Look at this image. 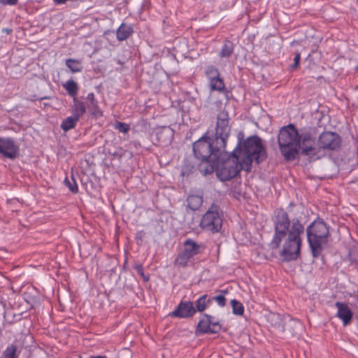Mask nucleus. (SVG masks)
I'll list each match as a JSON object with an SVG mask.
<instances>
[{
    "instance_id": "obj_36",
    "label": "nucleus",
    "mask_w": 358,
    "mask_h": 358,
    "mask_svg": "<svg viewBox=\"0 0 358 358\" xmlns=\"http://www.w3.org/2000/svg\"><path fill=\"white\" fill-rule=\"evenodd\" d=\"M90 358H108V357L105 355H99V356H92V357H90Z\"/></svg>"
},
{
    "instance_id": "obj_8",
    "label": "nucleus",
    "mask_w": 358,
    "mask_h": 358,
    "mask_svg": "<svg viewBox=\"0 0 358 358\" xmlns=\"http://www.w3.org/2000/svg\"><path fill=\"white\" fill-rule=\"evenodd\" d=\"M231 127L229 125L228 113L221 111L217 118V126L215 134V143L220 145L221 148H226L227 141L229 136Z\"/></svg>"
},
{
    "instance_id": "obj_25",
    "label": "nucleus",
    "mask_w": 358,
    "mask_h": 358,
    "mask_svg": "<svg viewBox=\"0 0 358 358\" xmlns=\"http://www.w3.org/2000/svg\"><path fill=\"white\" fill-rule=\"evenodd\" d=\"M191 261L192 259L182 251L176 259L175 264L179 266L186 267Z\"/></svg>"
},
{
    "instance_id": "obj_9",
    "label": "nucleus",
    "mask_w": 358,
    "mask_h": 358,
    "mask_svg": "<svg viewBox=\"0 0 358 358\" xmlns=\"http://www.w3.org/2000/svg\"><path fill=\"white\" fill-rule=\"evenodd\" d=\"M299 150H301V153L304 155L319 158L317 156L319 148L317 145H315V138L308 131L303 132L300 134Z\"/></svg>"
},
{
    "instance_id": "obj_22",
    "label": "nucleus",
    "mask_w": 358,
    "mask_h": 358,
    "mask_svg": "<svg viewBox=\"0 0 358 358\" xmlns=\"http://www.w3.org/2000/svg\"><path fill=\"white\" fill-rule=\"evenodd\" d=\"M78 120V119H77L73 115L69 116L62 121L61 124V128L64 131H67L70 129H72L76 127Z\"/></svg>"
},
{
    "instance_id": "obj_34",
    "label": "nucleus",
    "mask_w": 358,
    "mask_h": 358,
    "mask_svg": "<svg viewBox=\"0 0 358 358\" xmlns=\"http://www.w3.org/2000/svg\"><path fill=\"white\" fill-rule=\"evenodd\" d=\"M87 99L90 101L91 105L94 104V103H98V101L95 99V96L94 93L91 92L87 94Z\"/></svg>"
},
{
    "instance_id": "obj_31",
    "label": "nucleus",
    "mask_w": 358,
    "mask_h": 358,
    "mask_svg": "<svg viewBox=\"0 0 358 358\" xmlns=\"http://www.w3.org/2000/svg\"><path fill=\"white\" fill-rule=\"evenodd\" d=\"M65 184L69 187V189L73 193H77L78 191V185L75 180L71 183L70 181L68 180V179H65Z\"/></svg>"
},
{
    "instance_id": "obj_1",
    "label": "nucleus",
    "mask_w": 358,
    "mask_h": 358,
    "mask_svg": "<svg viewBox=\"0 0 358 358\" xmlns=\"http://www.w3.org/2000/svg\"><path fill=\"white\" fill-rule=\"evenodd\" d=\"M274 224L275 233L271 241L272 247L278 248L284 241L280 252V256L285 261L296 260L301 252L303 226L299 220H294L289 229L290 221L288 215L282 209L275 213Z\"/></svg>"
},
{
    "instance_id": "obj_16",
    "label": "nucleus",
    "mask_w": 358,
    "mask_h": 358,
    "mask_svg": "<svg viewBox=\"0 0 358 358\" xmlns=\"http://www.w3.org/2000/svg\"><path fill=\"white\" fill-rule=\"evenodd\" d=\"M184 248L189 253L192 254L194 257L196 255L201 254L205 250V245L202 243H197L192 239L187 238L184 242Z\"/></svg>"
},
{
    "instance_id": "obj_32",
    "label": "nucleus",
    "mask_w": 358,
    "mask_h": 358,
    "mask_svg": "<svg viewBox=\"0 0 358 358\" xmlns=\"http://www.w3.org/2000/svg\"><path fill=\"white\" fill-rule=\"evenodd\" d=\"M301 59V54L299 52H296L294 58V64L291 66L292 69H296L299 66V62Z\"/></svg>"
},
{
    "instance_id": "obj_24",
    "label": "nucleus",
    "mask_w": 358,
    "mask_h": 358,
    "mask_svg": "<svg viewBox=\"0 0 358 358\" xmlns=\"http://www.w3.org/2000/svg\"><path fill=\"white\" fill-rule=\"evenodd\" d=\"M233 51L234 44L229 41H225L222 47L220 56V57H229L232 54Z\"/></svg>"
},
{
    "instance_id": "obj_26",
    "label": "nucleus",
    "mask_w": 358,
    "mask_h": 358,
    "mask_svg": "<svg viewBox=\"0 0 358 358\" xmlns=\"http://www.w3.org/2000/svg\"><path fill=\"white\" fill-rule=\"evenodd\" d=\"M233 313L237 315H242L244 313V307L243 304L236 299L231 301Z\"/></svg>"
},
{
    "instance_id": "obj_12",
    "label": "nucleus",
    "mask_w": 358,
    "mask_h": 358,
    "mask_svg": "<svg viewBox=\"0 0 358 358\" xmlns=\"http://www.w3.org/2000/svg\"><path fill=\"white\" fill-rule=\"evenodd\" d=\"M222 327V324L214 317L204 314L198 323L197 330L202 334H218Z\"/></svg>"
},
{
    "instance_id": "obj_33",
    "label": "nucleus",
    "mask_w": 358,
    "mask_h": 358,
    "mask_svg": "<svg viewBox=\"0 0 358 358\" xmlns=\"http://www.w3.org/2000/svg\"><path fill=\"white\" fill-rule=\"evenodd\" d=\"M18 0H0V4L3 6H15Z\"/></svg>"
},
{
    "instance_id": "obj_10",
    "label": "nucleus",
    "mask_w": 358,
    "mask_h": 358,
    "mask_svg": "<svg viewBox=\"0 0 358 358\" xmlns=\"http://www.w3.org/2000/svg\"><path fill=\"white\" fill-rule=\"evenodd\" d=\"M341 145V137L337 134L331 131L322 133L317 141L319 150H337L340 148Z\"/></svg>"
},
{
    "instance_id": "obj_21",
    "label": "nucleus",
    "mask_w": 358,
    "mask_h": 358,
    "mask_svg": "<svg viewBox=\"0 0 358 358\" xmlns=\"http://www.w3.org/2000/svg\"><path fill=\"white\" fill-rule=\"evenodd\" d=\"M65 64L72 73H79L83 69L81 62L78 59H67L65 60Z\"/></svg>"
},
{
    "instance_id": "obj_3",
    "label": "nucleus",
    "mask_w": 358,
    "mask_h": 358,
    "mask_svg": "<svg viewBox=\"0 0 358 358\" xmlns=\"http://www.w3.org/2000/svg\"><path fill=\"white\" fill-rule=\"evenodd\" d=\"M300 134L294 125L289 124L282 127L278 136L280 153L286 161L296 159L299 155Z\"/></svg>"
},
{
    "instance_id": "obj_11",
    "label": "nucleus",
    "mask_w": 358,
    "mask_h": 358,
    "mask_svg": "<svg viewBox=\"0 0 358 358\" xmlns=\"http://www.w3.org/2000/svg\"><path fill=\"white\" fill-rule=\"evenodd\" d=\"M205 75L208 80L210 91L224 92L226 90L224 80L221 78L218 69L213 66H208L205 71Z\"/></svg>"
},
{
    "instance_id": "obj_2",
    "label": "nucleus",
    "mask_w": 358,
    "mask_h": 358,
    "mask_svg": "<svg viewBox=\"0 0 358 358\" xmlns=\"http://www.w3.org/2000/svg\"><path fill=\"white\" fill-rule=\"evenodd\" d=\"M236 157L243 164V170L250 171L255 160L257 164L266 157L262 139L257 136L248 137L243 143L239 141L236 148Z\"/></svg>"
},
{
    "instance_id": "obj_37",
    "label": "nucleus",
    "mask_w": 358,
    "mask_h": 358,
    "mask_svg": "<svg viewBox=\"0 0 358 358\" xmlns=\"http://www.w3.org/2000/svg\"><path fill=\"white\" fill-rule=\"evenodd\" d=\"M136 238L141 239L142 238V232H138L136 235Z\"/></svg>"
},
{
    "instance_id": "obj_27",
    "label": "nucleus",
    "mask_w": 358,
    "mask_h": 358,
    "mask_svg": "<svg viewBox=\"0 0 358 358\" xmlns=\"http://www.w3.org/2000/svg\"><path fill=\"white\" fill-rule=\"evenodd\" d=\"M16 346L11 345L8 346L3 352V358H16Z\"/></svg>"
},
{
    "instance_id": "obj_14",
    "label": "nucleus",
    "mask_w": 358,
    "mask_h": 358,
    "mask_svg": "<svg viewBox=\"0 0 358 358\" xmlns=\"http://www.w3.org/2000/svg\"><path fill=\"white\" fill-rule=\"evenodd\" d=\"M196 313L194 304L190 301H181L177 308L170 313L173 317L186 318L194 315Z\"/></svg>"
},
{
    "instance_id": "obj_30",
    "label": "nucleus",
    "mask_w": 358,
    "mask_h": 358,
    "mask_svg": "<svg viewBox=\"0 0 358 358\" xmlns=\"http://www.w3.org/2000/svg\"><path fill=\"white\" fill-rule=\"evenodd\" d=\"M211 300V302L213 301H215L217 302V303L221 306V307H224L226 304V299L224 296L222 295H219V296H214L211 299H210Z\"/></svg>"
},
{
    "instance_id": "obj_23",
    "label": "nucleus",
    "mask_w": 358,
    "mask_h": 358,
    "mask_svg": "<svg viewBox=\"0 0 358 358\" xmlns=\"http://www.w3.org/2000/svg\"><path fill=\"white\" fill-rule=\"evenodd\" d=\"M210 303L211 300L208 299L207 294L202 295L196 301V312H203L206 308L208 304Z\"/></svg>"
},
{
    "instance_id": "obj_5",
    "label": "nucleus",
    "mask_w": 358,
    "mask_h": 358,
    "mask_svg": "<svg viewBox=\"0 0 358 358\" xmlns=\"http://www.w3.org/2000/svg\"><path fill=\"white\" fill-rule=\"evenodd\" d=\"M307 239L313 257H317L322 250V245L327 243L329 229L322 220H315L306 229Z\"/></svg>"
},
{
    "instance_id": "obj_19",
    "label": "nucleus",
    "mask_w": 358,
    "mask_h": 358,
    "mask_svg": "<svg viewBox=\"0 0 358 358\" xmlns=\"http://www.w3.org/2000/svg\"><path fill=\"white\" fill-rule=\"evenodd\" d=\"M85 112L86 108L84 103L78 101L77 98H74L71 110L72 115L79 120Z\"/></svg>"
},
{
    "instance_id": "obj_6",
    "label": "nucleus",
    "mask_w": 358,
    "mask_h": 358,
    "mask_svg": "<svg viewBox=\"0 0 358 358\" xmlns=\"http://www.w3.org/2000/svg\"><path fill=\"white\" fill-rule=\"evenodd\" d=\"M237 150H233L231 155L217 169V176L222 181L229 180L243 170V164L236 157Z\"/></svg>"
},
{
    "instance_id": "obj_13",
    "label": "nucleus",
    "mask_w": 358,
    "mask_h": 358,
    "mask_svg": "<svg viewBox=\"0 0 358 358\" xmlns=\"http://www.w3.org/2000/svg\"><path fill=\"white\" fill-rule=\"evenodd\" d=\"M0 154L10 159H15L19 155V146L11 138L0 137Z\"/></svg>"
},
{
    "instance_id": "obj_38",
    "label": "nucleus",
    "mask_w": 358,
    "mask_h": 358,
    "mask_svg": "<svg viewBox=\"0 0 358 358\" xmlns=\"http://www.w3.org/2000/svg\"><path fill=\"white\" fill-rule=\"evenodd\" d=\"M357 253H358V250H357Z\"/></svg>"
},
{
    "instance_id": "obj_18",
    "label": "nucleus",
    "mask_w": 358,
    "mask_h": 358,
    "mask_svg": "<svg viewBox=\"0 0 358 358\" xmlns=\"http://www.w3.org/2000/svg\"><path fill=\"white\" fill-rule=\"evenodd\" d=\"M203 203L201 194H191L187 198V206L192 211L198 210Z\"/></svg>"
},
{
    "instance_id": "obj_28",
    "label": "nucleus",
    "mask_w": 358,
    "mask_h": 358,
    "mask_svg": "<svg viewBox=\"0 0 358 358\" xmlns=\"http://www.w3.org/2000/svg\"><path fill=\"white\" fill-rule=\"evenodd\" d=\"M89 109L91 114L96 118L103 115V112L99 108L98 103H94V104L91 105Z\"/></svg>"
},
{
    "instance_id": "obj_35",
    "label": "nucleus",
    "mask_w": 358,
    "mask_h": 358,
    "mask_svg": "<svg viewBox=\"0 0 358 358\" xmlns=\"http://www.w3.org/2000/svg\"><path fill=\"white\" fill-rule=\"evenodd\" d=\"M182 252L186 254L191 259H193L194 256L192 255V254L189 253L188 252H187V250L184 248Z\"/></svg>"
},
{
    "instance_id": "obj_4",
    "label": "nucleus",
    "mask_w": 358,
    "mask_h": 358,
    "mask_svg": "<svg viewBox=\"0 0 358 358\" xmlns=\"http://www.w3.org/2000/svg\"><path fill=\"white\" fill-rule=\"evenodd\" d=\"M225 148L215 143V139L207 136V134L193 144L194 156L201 162L215 164L224 153Z\"/></svg>"
},
{
    "instance_id": "obj_29",
    "label": "nucleus",
    "mask_w": 358,
    "mask_h": 358,
    "mask_svg": "<svg viewBox=\"0 0 358 358\" xmlns=\"http://www.w3.org/2000/svg\"><path fill=\"white\" fill-rule=\"evenodd\" d=\"M115 128L123 134H127L130 129L127 124L121 122H117L115 126Z\"/></svg>"
},
{
    "instance_id": "obj_15",
    "label": "nucleus",
    "mask_w": 358,
    "mask_h": 358,
    "mask_svg": "<svg viewBox=\"0 0 358 358\" xmlns=\"http://www.w3.org/2000/svg\"><path fill=\"white\" fill-rule=\"evenodd\" d=\"M335 306L337 308L336 316L342 321L343 326L348 325L353 317V313L348 305L345 303L337 301Z\"/></svg>"
},
{
    "instance_id": "obj_17",
    "label": "nucleus",
    "mask_w": 358,
    "mask_h": 358,
    "mask_svg": "<svg viewBox=\"0 0 358 358\" xmlns=\"http://www.w3.org/2000/svg\"><path fill=\"white\" fill-rule=\"evenodd\" d=\"M134 33L133 27L127 24L122 23L116 31V37L119 41L129 38Z\"/></svg>"
},
{
    "instance_id": "obj_20",
    "label": "nucleus",
    "mask_w": 358,
    "mask_h": 358,
    "mask_svg": "<svg viewBox=\"0 0 358 358\" xmlns=\"http://www.w3.org/2000/svg\"><path fill=\"white\" fill-rule=\"evenodd\" d=\"M62 87L66 90L70 96L73 99L76 98L79 90V86L76 81L72 79H69L62 84Z\"/></svg>"
},
{
    "instance_id": "obj_7",
    "label": "nucleus",
    "mask_w": 358,
    "mask_h": 358,
    "mask_svg": "<svg viewBox=\"0 0 358 358\" xmlns=\"http://www.w3.org/2000/svg\"><path fill=\"white\" fill-rule=\"evenodd\" d=\"M200 227L211 233H217L222 226V219L219 211V207L212 205L208 211L202 216Z\"/></svg>"
}]
</instances>
